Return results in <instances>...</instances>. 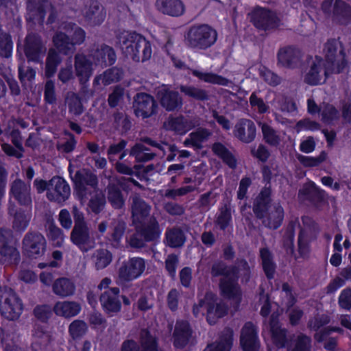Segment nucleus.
<instances>
[{
  "label": "nucleus",
  "mask_w": 351,
  "mask_h": 351,
  "mask_svg": "<svg viewBox=\"0 0 351 351\" xmlns=\"http://www.w3.org/2000/svg\"><path fill=\"white\" fill-rule=\"evenodd\" d=\"M324 62L321 56H315V60L304 77V82L306 84L311 86L320 84L323 66L326 78L332 74L342 73L348 67L345 49L341 42L334 38L328 40L324 46Z\"/></svg>",
  "instance_id": "obj_1"
},
{
  "label": "nucleus",
  "mask_w": 351,
  "mask_h": 351,
  "mask_svg": "<svg viewBox=\"0 0 351 351\" xmlns=\"http://www.w3.org/2000/svg\"><path fill=\"white\" fill-rule=\"evenodd\" d=\"M238 265H228L223 261L217 260L211 266L210 274L213 278L221 277L218 287L219 295L228 300L240 303L242 291L239 284L240 270L250 272V268L245 258L237 261Z\"/></svg>",
  "instance_id": "obj_2"
},
{
  "label": "nucleus",
  "mask_w": 351,
  "mask_h": 351,
  "mask_svg": "<svg viewBox=\"0 0 351 351\" xmlns=\"http://www.w3.org/2000/svg\"><path fill=\"white\" fill-rule=\"evenodd\" d=\"M122 53L134 62H140L139 49H143V61L149 60L152 54V43L144 36L133 32H124L117 36Z\"/></svg>",
  "instance_id": "obj_3"
},
{
  "label": "nucleus",
  "mask_w": 351,
  "mask_h": 351,
  "mask_svg": "<svg viewBox=\"0 0 351 351\" xmlns=\"http://www.w3.org/2000/svg\"><path fill=\"white\" fill-rule=\"evenodd\" d=\"M217 40V31L208 24L193 25L184 34L186 45L193 49L206 50Z\"/></svg>",
  "instance_id": "obj_4"
},
{
  "label": "nucleus",
  "mask_w": 351,
  "mask_h": 351,
  "mask_svg": "<svg viewBox=\"0 0 351 351\" xmlns=\"http://www.w3.org/2000/svg\"><path fill=\"white\" fill-rule=\"evenodd\" d=\"M160 226L154 217L147 222H141L136 225V232L130 237V244L135 248H143L146 243L158 241L161 235Z\"/></svg>",
  "instance_id": "obj_5"
},
{
  "label": "nucleus",
  "mask_w": 351,
  "mask_h": 351,
  "mask_svg": "<svg viewBox=\"0 0 351 351\" xmlns=\"http://www.w3.org/2000/svg\"><path fill=\"white\" fill-rule=\"evenodd\" d=\"M21 299L14 289L8 287H0V313L10 321L18 319L23 313Z\"/></svg>",
  "instance_id": "obj_6"
},
{
  "label": "nucleus",
  "mask_w": 351,
  "mask_h": 351,
  "mask_svg": "<svg viewBox=\"0 0 351 351\" xmlns=\"http://www.w3.org/2000/svg\"><path fill=\"white\" fill-rule=\"evenodd\" d=\"M250 22L259 31L271 32L280 27L281 19L277 13L265 7L257 5L250 13Z\"/></svg>",
  "instance_id": "obj_7"
},
{
  "label": "nucleus",
  "mask_w": 351,
  "mask_h": 351,
  "mask_svg": "<svg viewBox=\"0 0 351 351\" xmlns=\"http://www.w3.org/2000/svg\"><path fill=\"white\" fill-rule=\"evenodd\" d=\"M145 267L146 263L143 258L129 257L121 263L118 269L119 282L125 285L139 278L144 273Z\"/></svg>",
  "instance_id": "obj_8"
},
{
  "label": "nucleus",
  "mask_w": 351,
  "mask_h": 351,
  "mask_svg": "<svg viewBox=\"0 0 351 351\" xmlns=\"http://www.w3.org/2000/svg\"><path fill=\"white\" fill-rule=\"evenodd\" d=\"M22 250L25 256L29 259H40L47 250V241L40 232L29 231L22 241Z\"/></svg>",
  "instance_id": "obj_9"
},
{
  "label": "nucleus",
  "mask_w": 351,
  "mask_h": 351,
  "mask_svg": "<svg viewBox=\"0 0 351 351\" xmlns=\"http://www.w3.org/2000/svg\"><path fill=\"white\" fill-rule=\"evenodd\" d=\"M13 233L11 230L0 228V255L1 263L6 265H19L21 257L17 248L12 245Z\"/></svg>",
  "instance_id": "obj_10"
},
{
  "label": "nucleus",
  "mask_w": 351,
  "mask_h": 351,
  "mask_svg": "<svg viewBox=\"0 0 351 351\" xmlns=\"http://www.w3.org/2000/svg\"><path fill=\"white\" fill-rule=\"evenodd\" d=\"M133 108L137 117L145 119L157 113L158 104L151 95L138 93L134 97Z\"/></svg>",
  "instance_id": "obj_11"
},
{
  "label": "nucleus",
  "mask_w": 351,
  "mask_h": 351,
  "mask_svg": "<svg viewBox=\"0 0 351 351\" xmlns=\"http://www.w3.org/2000/svg\"><path fill=\"white\" fill-rule=\"evenodd\" d=\"M120 289L112 287L104 290L99 296V302L104 313L109 317L116 315L121 310Z\"/></svg>",
  "instance_id": "obj_12"
},
{
  "label": "nucleus",
  "mask_w": 351,
  "mask_h": 351,
  "mask_svg": "<svg viewBox=\"0 0 351 351\" xmlns=\"http://www.w3.org/2000/svg\"><path fill=\"white\" fill-rule=\"evenodd\" d=\"M239 341L243 351H259L258 330L252 322H247L242 327Z\"/></svg>",
  "instance_id": "obj_13"
},
{
  "label": "nucleus",
  "mask_w": 351,
  "mask_h": 351,
  "mask_svg": "<svg viewBox=\"0 0 351 351\" xmlns=\"http://www.w3.org/2000/svg\"><path fill=\"white\" fill-rule=\"evenodd\" d=\"M89 56L95 66L106 68L113 65L117 60V55L113 47L101 44L90 51Z\"/></svg>",
  "instance_id": "obj_14"
},
{
  "label": "nucleus",
  "mask_w": 351,
  "mask_h": 351,
  "mask_svg": "<svg viewBox=\"0 0 351 351\" xmlns=\"http://www.w3.org/2000/svg\"><path fill=\"white\" fill-rule=\"evenodd\" d=\"M271 203V186H264L253 201L252 210L256 217L258 219H264Z\"/></svg>",
  "instance_id": "obj_15"
},
{
  "label": "nucleus",
  "mask_w": 351,
  "mask_h": 351,
  "mask_svg": "<svg viewBox=\"0 0 351 351\" xmlns=\"http://www.w3.org/2000/svg\"><path fill=\"white\" fill-rule=\"evenodd\" d=\"M206 321L210 325H213L217 320L222 318L228 313V306L224 303H217L216 295L211 292L206 293Z\"/></svg>",
  "instance_id": "obj_16"
},
{
  "label": "nucleus",
  "mask_w": 351,
  "mask_h": 351,
  "mask_svg": "<svg viewBox=\"0 0 351 351\" xmlns=\"http://www.w3.org/2000/svg\"><path fill=\"white\" fill-rule=\"evenodd\" d=\"M193 333V328L189 321L177 320L173 332V346L178 349L184 348L189 344Z\"/></svg>",
  "instance_id": "obj_17"
},
{
  "label": "nucleus",
  "mask_w": 351,
  "mask_h": 351,
  "mask_svg": "<svg viewBox=\"0 0 351 351\" xmlns=\"http://www.w3.org/2000/svg\"><path fill=\"white\" fill-rule=\"evenodd\" d=\"M301 51L293 46H285L279 49L277 53L278 66L286 69H295L298 67L301 60Z\"/></svg>",
  "instance_id": "obj_18"
},
{
  "label": "nucleus",
  "mask_w": 351,
  "mask_h": 351,
  "mask_svg": "<svg viewBox=\"0 0 351 351\" xmlns=\"http://www.w3.org/2000/svg\"><path fill=\"white\" fill-rule=\"evenodd\" d=\"M269 325L273 344L278 349L287 348L289 344L288 330L282 327L278 315H271Z\"/></svg>",
  "instance_id": "obj_19"
},
{
  "label": "nucleus",
  "mask_w": 351,
  "mask_h": 351,
  "mask_svg": "<svg viewBox=\"0 0 351 351\" xmlns=\"http://www.w3.org/2000/svg\"><path fill=\"white\" fill-rule=\"evenodd\" d=\"M74 193L80 200L84 199L87 195L86 186L96 188L98 184L97 176L92 173L84 174L77 171L73 179Z\"/></svg>",
  "instance_id": "obj_20"
},
{
  "label": "nucleus",
  "mask_w": 351,
  "mask_h": 351,
  "mask_svg": "<svg viewBox=\"0 0 351 351\" xmlns=\"http://www.w3.org/2000/svg\"><path fill=\"white\" fill-rule=\"evenodd\" d=\"M9 193L21 206L32 207L30 186L21 179L16 178L12 182Z\"/></svg>",
  "instance_id": "obj_21"
},
{
  "label": "nucleus",
  "mask_w": 351,
  "mask_h": 351,
  "mask_svg": "<svg viewBox=\"0 0 351 351\" xmlns=\"http://www.w3.org/2000/svg\"><path fill=\"white\" fill-rule=\"evenodd\" d=\"M51 191L47 192L49 200L54 202L65 201L70 195L69 184L62 177L54 176L50 180Z\"/></svg>",
  "instance_id": "obj_22"
},
{
  "label": "nucleus",
  "mask_w": 351,
  "mask_h": 351,
  "mask_svg": "<svg viewBox=\"0 0 351 351\" xmlns=\"http://www.w3.org/2000/svg\"><path fill=\"white\" fill-rule=\"evenodd\" d=\"M24 53L28 62H39L43 53V43L36 34H29L25 40Z\"/></svg>",
  "instance_id": "obj_23"
},
{
  "label": "nucleus",
  "mask_w": 351,
  "mask_h": 351,
  "mask_svg": "<svg viewBox=\"0 0 351 351\" xmlns=\"http://www.w3.org/2000/svg\"><path fill=\"white\" fill-rule=\"evenodd\" d=\"M234 136L244 143H252L256 138V127L254 122L248 119H241L235 125Z\"/></svg>",
  "instance_id": "obj_24"
},
{
  "label": "nucleus",
  "mask_w": 351,
  "mask_h": 351,
  "mask_svg": "<svg viewBox=\"0 0 351 351\" xmlns=\"http://www.w3.org/2000/svg\"><path fill=\"white\" fill-rule=\"evenodd\" d=\"M87 56L77 53L74 57L75 75L81 84L87 82L93 73V64Z\"/></svg>",
  "instance_id": "obj_25"
},
{
  "label": "nucleus",
  "mask_w": 351,
  "mask_h": 351,
  "mask_svg": "<svg viewBox=\"0 0 351 351\" xmlns=\"http://www.w3.org/2000/svg\"><path fill=\"white\" fill-rule=\"evenodd\" d=\"M71 241L82 252H86L91 247L90 231L88 226H73L70 235Z\"/></svg>",
  "instance_id": "obj_26"
},
{
  "label": "nucleus",
  "mask_w": 351,
  "mask_h": 351,
  "mask_svg": "<svg viewBox=\"0 0 351 351\" xmlns=\"http://www.w3.org/2000/svg\"><path fill=\"white\" fill-rule=\"evenodd\" d=\"M156 6L161 13L178 17L185 12V6L181 0H156Z\"/></svg>",
  "instance_id": "obj_27"
},
{
  "label": "nucleus",
  "mask_w": 351,
  "mask_h": 351,
  "mask_svg": "<svg viewBox=\"0 0 351 351\" xmlns=\"http://www.w3.org/2000/svg\"><path fill=\"white\" fill-rule=\"evenodd\" d=\"M160 104L168 112L180 109L182 106V98L179 93L173 90H164L161 93Z\"/></svg>",
  "instance_id": "obj_28"
},
{
  "label": "nucleus",
  "mask_w": 351,
  "mask_h": 351,
  "mask_svg": "<svg viewBox=\"0 0 351 351\" xmlns=\"http://www.w3.org/2000/svg\"><path fill=\"white\" fill-rule=\"evenodd\" d=\"M332 17L340 25L351 23V5L343 0H335L332 8Z\"/></svg>",
  "instance_id": "obj_29"
},
{
  "label": "nucleus",
  "mask_w": 351,
  "mask_h": 351,
  "mask_svg": "<svg viewBox=\"0 0 351 351\" xmlns=\"http://www.w3.org/2000/svg\"><path fill=\"white\" fill-rule=\"evenodd\" d=\"M261 266L266 278L271 280L274 278L276 263L274 260V254L267 247L259 250Z\"/></svg>",
  "instance_id": "obj_30"
},
{
  "label": "nucleus",
  "mask_w": 351,
  "mask_h": 351,
  "mask_svg": "<svg viewBox=\"0 0 351 351\" xmlns=\"http://www.w3.org/2000/svg\"><path fill=\"white\" fill-rule=\"evenodd\" d=\"M81 309L80 304L74 301L57 302L53 307L56 315L66 318L76 316Z\"/></svg>",
  "instance_id": "obj_31"
},
{
  "label": "nucleus",
  "mask_w": 351,
  "mask_h": 351,
  "mask_svg": "<svg viewBox=\"0 0 351 351\" xmlns=\"http://www.w3.org/2000/svg\"><path fill=\"white\" fill-rule=\"evenodd\" d=\"M186 237L184 232L179 227L168 228L165 231L164 242L171 248H179L184 245Z\"/></svg>",
  "instance_id": "obj_32"
},
{
  "label": "nucleus",
  "mask_w": 351,
  "mask_h": 351,
  "mask_svg": "<svg viewBox=\"0 0 351 351\" xmlns=\"http://www.w3.org/2000/svg\"><path fill=\"white\" fill-rule=\"evenodd\" d=\"M211 149L214 155L219 158L224 164L231 169H235L237 160L234 154L221 142H215Z\"/></svg>",
  "instance_id": "obj_33"
},
{
  "label": "nucleus",
  "mask_w": 351,
  "mask_h": 351,
  "mask_svg": "<svg viewBox=\"0 0 351 351\" xmlns=\"http://www.w3.org/2000/svg\"><path fill=\"white\" fill-rule=\"evenodd\" d=\"M107 198L111 206L114 209H121L125 202L119 184L110 183L107 186Z\"/></svg>",
  "instance_id": "obj_34"
},
{
  "label": "nucleus",
  "mask_w": 351,
  "mask_h": 351,
  "mask_svg": "<svg viewBox=\"0 0 351 351\" xmlns=\"http://www.w3.org/2000/svg\"><path fill=\"white\" fill-rule=\"evenodd\" d=\"M29 20L34 23L43 25L46 16V2L45 1L36 2L29 1L27 5Z\"/></svg>",
  "instance_id": "obj_35"
},
{
  "label": "nucleus",
  "mask_w": 351,
  "mask_h": 351,
  "mask_svg": "<svg viewBox=\"0 0 351 351\" xmlns=\"http://www.w3.org/2000/svg\"><path fill=\"white\" fill-rule=\"evenodd\" d=\"M284 217L285 212L282 206L280 204L275 205L273 210L268 211L266 214L263 223L268 228L277 230L281 226Z\"/></svg>",
  "instance_id": "obj_36"
},
{
  "label": "nucleus",
  "mask_w": 351,
  "mask_h": 351,
  "mask_svg": "<svg viewBox=\"0 0 351 351\" xmlns=\"http://www.w3.org/2000/svg\"><path fill=\"white\" fill-rule=\"evenodd\" d=\"M53 43L59 53L69 55L73 53L75 49L71 38L62 32H58L55 34L53 37Z\"/></svg>",
  "instance_id": "obj_37"
},
{
  "label": "nucleus",
  "mask_w": 351,
  "mask_h": 351,
  "mask_svg": "<svg viewBox=\"0 0 351 351\" xmlns=\"http://www.w3.org/2000/svg\"><path fill=\"white\" fill-rule=\"evenodd\" d=\"M85 17L94 25H99L105 19L106 12L98 1L92 0L86 11Z\"/></svg>",
  "instance_id": "obj_38"
},
{
  "label": "nucleus",
  "mask_w": 351,
  "mask_h": 351,
  "mask_svg": "<svg viewBox=\"0 0 351 351\" xmlns=\"http://www.w3.org/2000/svg\"><path fill=\"white\" fill-rule=\"evenodd\" d=\"M151 207L141 198H135L132 206V215L135 224L144 221L149 215Z\"/></svg>",
  "instance_id": "obj_39"
},
{
  "label": "nucleus",
  "mask_w": 351,
  "mask_h": 351,
  "mask_svg": "<svg viewBox=\"0 0 351 351\" xmlns=\"http://www.w3.org/2000/svg\"><path fill=\"white\" fill-rule=\"evenodd\" d=\"M53 293L60 297H68L73 295L75 291V285L69 278L61 277L56 279L53 285Z\"/></svg>",
  "instance_id": "obj_40"
},
{
  "label": "nucleus",
  "mask_w": 351,
  "mask_h": 351,
  "mask_svg": "<svg viewBox=\"0 0 351 351\" xmlns=\"http://www.w3.org/2000/svg\"><path fill=\"white\" fill-rule=\"evenodd\" d=\"M61 62L62 58L60 53L56 49H50L45 61V76L48 78L53 77Z\"/></svg>",
  "instance_id": "obj_41"
},
{
  "label": "nucleus",
  "mask_w": 351,
  "mask_h": 351,
  "mask_svg": "<svg viewBox=\"0 0 351 351\" xmlns=\"http://www.w3.org/2000/svg\"><path fill=\"white\" fill-rule=\"evenodd\" d=\"M211 132L207 128H199L189 134V138L186 139L185 145L190 144L192 147L200 149L203 147L202 143L207 141Z\"/></svg>",
  "instance_id": "obj_42"
},
{
  "label": "nucleus",
  "mask_w": 351,
  "mask_h": 351,
  "mask_svg": "<svg viewBox=\"0 0 351 351\" xmlns=\"http://www.w3.org/2000/svg\"><path fill=\"white\" fill-rule=\"evenodd\" d=\"M139 343L141 351H158V339L147 328L141 330Z\"/></svg>",
  "instance_id": "obj_43"
},
{
  "label": "nucleus",
  "mask_w": 351,
  "mask_h": 351,
  "mask_svg": "<svg viewBox=\"0 0 351 351\" xmlns=\"http://www.w3.org/2000/svg\"><path fill=\"white\" fill-rule=\"evenodd\" d=\"M311 185L313 189L310 190L305 189L304 194L307 195L308 199L315 206H321L324 205L327 200V194L326 191L317 186L314 182H312Z\"/></svg>",
  "instance_id": "obj_44"
},
{
  "label": "nucleus",
  "mask_w": 351,
  "mask_h": 351,
  "mask_svg": "<svg viewBox=\"0 0 351 351\" xmlns=\"http://www.w3.org/2000/svg\"><path fill=\"white\" fill-rule=\"evenodd\" d=\"M233 343L232 331L223 333L219 341L208 345L204 351H230Z\"/></svg>",
  "instance_id": "obj_45"
},
{
  "label": "nucleus",
  "mask_w": 351,
  "mask_h": 351,
  "mask_svg": "<svg viewBox=\"0 0 351 351\" xmlns=\"http://www.w3.org/2000/svg\"><path fill=\"white\" fill-rule=\"evenodd\" d=\"M295 223L291 221L288 223L282 239V247L287 253L293 254L295 251Z\"/></svg>",
  "instance_id": "obj_46"
},
{
  "label": "nucleus",
  "mask_w": 351,
  "mask_h": 351,
  "mask_svg": "<svg viewBox=\"0 0 351 351\" xmlns=\"http://www.w3.org/2000/svg\"><path fill=\"white\" fill-rule=\"evenodd\" d=\"M232 217L230 205L225 204L219 208V213L216 218L215 224L221 230L225 231L232 223Z\"/></svg>",
  "instance_id": "obj_47"
},
{
  "label": "nucleus",
  "mask_w": 351,
  "mask_h": 351,
  "mask_svg": "<svg viewBox=\"0 0 351 351\" xmlns=\"http://www.w3.org/2000/svg\"><path fill=\"white\" fill-rule=\"evenodd\" d=\"M106 203L105 194L101 191L97 190L90 197L88 206L93 213L99 214L104 208Z\"/></svg>",
  "instance_id": "obj_48"
},
{
  "label": "nucleus",
  "mask_w": 351,
  "mask_h": 351,
  "mask_svg": "<svg viewBox=\"0 0 351 351\" xmlns=\"http://www.w3.org/2000/svg\"><path fill=\"white\" fill-rule=\"evenodd\" d=\"M263 140L271 147H278L280 143V138L276 131L269 125L263 123L261 127Z\"/></svg>",
  "instance_id": "obj_49"
},
{
  "label": "nucleus",
  "mask_w": 351,
  "mask_h": 351,
  "mask_svg": "<svg viewBox=\"0 0 351 351\" xmlns=\"http://www.w3.org/2000/svg\"><path fill=\"white\" fill-rule=\"evenodd\" d=\"M53 308L49 304H38L33 310L35 318L43 324H47L53 313Z\"/></svg>",
  "instance_id": "obj_50"
},
{
  "label": "nucleus",
  "mask_w": 351,
  "mask_h": 351,
  "mask_svg": "<svg viewBox=\"0 0 351 351\" xmlns=\"http://www.w3.org/2000/svg\"><path fill=\"white\" fill-rule=\"evenodd\" d=\"M147 150L149 149L145 145L136 143L131 148L130 155L134 156L138 162H147L155 156L154 153L145 152Z\"/></svg>",
  "instance_id": "obj_51"
},
{
  "label": "nucleus",
  "mask_w": 351,
  "mask_h": 351,
  "mask_svg": "<svg viewBox=\"0 0 351 351\" xmlns=\"http://www.w3.org/2000/svg\"><path fill=\"white\" fill-rule=\"evenodd\" d=\"M88 325L81 319L73 321L69 326V333L74 340L81 339L87 332Z\"/></svg>",
  "instance_id": "obj_52"
},
{
  "label": "nucleus",
  "mask_w": 351,
  "mask_h": 351,
  "mask_svg": "<svg viewBox=\"0 0 351 351\" xmlns=\"http://www.w3.org/2000/svg\"><path fill=\"white\" fill-rule=\"evenodd\" d=\"M13 49L12 36L5 32L0 25V54L5 58L11 56Z\"/></svg>",
  "instance_id": "obj_53"
},
{
  "label": "nucleus",
  "mask_w": 351,
  "mask_h": 351,
  "mask_svg": "<svg viewBox=\"0 0 351 351\" xmlns=\"http://www.w3.org/2000/svg\"><path fill=\"white\" fill-rule=\"evenodd\" d=\"M327 153L325 151H322L318 156H308L298 154L297 156L299 162L304 167H315L320 165L323 162L326 160Z\"/></svg>",
  "instance_id": "obj_54"
},
{
  "label": "nucleus",
  "mask_w": 351,
  "mask_h": 351,
  "mask_svg": "<svg viewBox=\"0 0 351 351\" xmlns=\"http://www.w3.org/2000/svg\"><path fill=\"white\" fill-rule=\"evenodd\" d=\"M95 267L97 270L103 269L108 266L112 260V253L106 249L97 250L95 254Z\"/></svg>",
  "instance_id": "obj_55"
},
{
  "label": "nucleus",
  "mask_w": 351,
  "mask_h": 351,
  "mask_svg": "<svg viewBox=\"0 0 351 351\" xmlns=\"http://www.w3.org/2000/svg\"><path fill=\"white\" fill-rule=\"evenodd\" d=\"M168 125L171 130L178 134H184L189 130L187 128V121L182 115L169 118Z\"/></svg>",
  "instance_id": "obj_56"
},
{
  "label": "nucleus",
  "mask_w": 351,
  "mask_h": 351,
  "mask_svg": "<svg viewBox=\"0 0 351 351\" xmlns=\"http://www.w3.org/2000/svg\"><path fill=\"white\" fill-rule=\"evenodd\" d=\"M29 216L24 210H16L13 221V228L17 232H23L27 228L29 223Z\"/></svg>",
  "instance_id": "obj_57"
},
{
  "label": "nucleus",
  "mask_w": 351,
  "mask_h": 351,
  "mask_svg": "<svg viewBox=\"0 0 351 351\" xmlns=\"http://www.w3.org/2000/svg\"><path fill=\"white\" fill-rule=\"evenodd\" d=\"M322 121L326 124H332L339 120V112L332 104H326L321 112Z\"/></svg>",
  "instance_id": "obj_58"
},
{
  "label": "nucleus",
  "mask_w": 351,
  "mask_h": 351,
  "mask_svg": "<svg viewBox=\"0 0 351 351\" xmlns=\"http://www.w3.org/2000/svg\"><path fill=\"white\" fill-rule=\"evenodd\" d=\"M311 337L306 334L300 333L297 336L291 351H311Z\"/></svg>",
  "instance_id": "obj_59"
},
{
  "label": "nucleus",
  "mask_w": 351,
  "mask_h": 351,
  "mask_svg": "<svg viewBox=\"0 0 351 351\" xmlns=\"http://www.w3.org/2000/svg\"><path fill=\"white\" fill-rule=\"evenodd\" d=\"M330 322V317L326 314H317L308 322V328L313 331H318L321 328L326 326Z\"/></svg>",
  "instance_id": "obj_60"
},
{
  "label": "nucleus",
  "mask_w": 351,
  "mask_h": 351,
  "mask_svg": "<svg viewBox=\"0 0 351 351\" xmlns=\"http://www.w3.org/2000/svg\"><path fill=\"white\" fill-rule=\"evenodd\" d=\"M298 254L301 258H304L308 256L311 252L310 243L307 240L306 233L302 228L300 229L298 234Z\"/></svg>",
  "instance_id": "obj_61"
},
{
  "label": "nucleus",
  "mask_w": 351,
  "mask_h": 351,
  "mask_svg": "<svg viewBox=\"0 0 351 351\" xmlns=\"http://www.w3.org/2000/svg\"><path fill=\"white\" fill-rule=\"evenodd\" d=\"M36 74V70L31 66H19L18 77L23 86L26 84V82H32L35 79Z\"/></svg>",
  "instance_id": "obj_62"
},
{
  "label": "nucleus",
  "mask_w": 351,
  "mask_h": 351,
  "mask_svg": "<svg viewBox=\"0 0 351 351\" xmlns=\"http://www.w3.org/2000/svg\"><path fill=\"white\" fill-rule=\"evenodd\" d=\"M181 91L186 95L199 101H205L208 99L206 91L204 89L198 88L191 86H183L181 87Z\"/></svg>",
  "instance_id": "obj_63"
},
{
  "label": "nucleus",
  "mask_w": 351,
  "mask_h": 351,
  "mask_svg": "<svg viewBox=\"0 0 351 351\" xmlns=\"http://www.w3.org/2000/svg\"><path fill=\"white\" fill-rule=\"evenodd\" d=\"M56 100L55 84L51 80H47L44 88V101L47 104L53 105L56 103Z\"/></svg>",
  "instance_id": "obj_64"
}]
</instances>
